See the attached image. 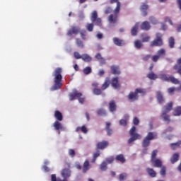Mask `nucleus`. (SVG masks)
<instances>
[{
  "label": "nucleus",
  "instance_id": "f3484780",
  "mask_svg": "<svg viewBox=\"0 0 181 181\" xmlns=\"http://www.w3.org/2000/svg\"><path fill=\"white\" fill-rule=\"evenodd\" d=\"M90 162L88 161V160H86L82 167L83 173H87V172L90 170Z\"/></svg>",
  "mask_w": 181,
  "mask_h": 181
},
{
  "label": "nucleus",
  "instance_id": "13d9d810",
  "mask_svg": "<svg viewBox=\"0 0 181 181\" xmlns=\"http://www.w3.org/2000/svg\"><path fill=\"white\" fill-rule=\"evenodd\" d=\"M74 56L76 59H82L83 57V55H81L80 53H78V52H74Z\"/></svg>",
  "mask_w": 181,
  "mask_h": 181
},
{
  "label": "nucleus",
  "instance_id": "8fccbe9b",
  "mask_svg": "<svg viewBox=\"0 0 181 181\" xmlns=\"http://www.w3.org/2000/svg\"><path fill=\"white\" fill-rule=\"evenodd\" d=\"M100 170L105 171L107 170V162L106 161H103L101 164H100Z\"/></svg>",
  "mask_w": 181,
  "mask_h": 181
},
{
  "label": "nucleus",
  "instance_id": "39448f33",
  "mask_svg": "<svg viewBox=\"0 0 181 181\" xmlns=\"http://www.w3.org/2000/svg\"><path fill=\"white\" fill-rule=\"evenodd\" d=\"M119 11H121V3L117 2L115 9L114 10V14H110L108 16V21L110 23H117L118 21V14L119 13Z\"/></svg>",
  "mask_w": 181,
  "mask_h": 181
},
{
  "label": "nucleus",
  "instance_id": "774afa93",
  "mask_svg": "<svg viewBox=\"0 0 181 181\" xmlns=\"http://www.w3.org/2000/svg\"><path fill=\"white\" fill-rule=\"evenodd\" d=\"M173 131V127H169L165 130V134H167V132H172Z\"/></svg>",
  "mask_w": 181,
  "mask_h": 181
},
{
  "label": "nucleus",
  "instance_id": "4be33fe9",
  "mask_svg": "<svg viewBox=\"0 0 181 181\" xmlns=\"http://www.w3.org/2000/svg\"><path fill=\"white\" fill-rule=\"evenodd\" d=\"M146 170L151 177H156V171L153 168H147Z\"/></svg>",
  "mask_w": 181,
  "mask_h": 181
},
{
  "label": "nucleus",
  "instance_id": "58836bf2",
  "mask_svg": "<svg viewBox=\"0 0 181 181\" xmlns=\"http://www.w3.org/2000/svg\"><path fill=\"white\" fill-rule=\"evenodd\" d=\"M157 54L159 56V57H163V56L166 55V50L162 48L157 52Z\"/></svg>",
  "mask_w": 181,
  "mask_h": 181
},
{
  "label": "nucleus",
  "instance_id": "7c9ffc66",
  "mask_svg": "<svg viewBox=\"0 0 181 181\" xmlns=\"http://www.w3.org/2000/svg\"><path fill=\"white\" fill-rule=\"evenodd\" d=\"M115 160L121 162V163H125V157H124V154H119L116 156Z\"/></svg>",
  "mask_w": 181,
  "mask_h": 181
},
{
  "label": "nucleus",
  "instance_id": "0eeeda50",
  "mask_svg": "<svg viewBox=\"0 0 181 181\" xmlns=\"http://www.w3.org/2000/svg\"><path fill=\"white\" fill-rule=\"evenodd\" d=\"M82 96H83V94L81 93H79L77 90H74L73 93L69 94V100L70 101H73V100H76V98H78L81 104H83L85 99L84 98H81Z\"/></svg>",
  "mask_w": 181,
  "mask_h": 181
},
{
  "label": "nucleus",
  "instance_id": "e433bc0d",
  "mask_svg": "<svg viewBox=\"0 0 181 181\" xmlns=\"http://www.w3.org/2000/svg\"><path fill=\"white\" fill-rule=\"evenodd\" d=\"M168 45L170 49H173V47H175V38L173 37H170L169 38Z\"/></svg>",
  "mask_w": 181,
  "mask_h": 181
},
{
  "label": "nucleus",
  "instance_id": "f704fd0d",
  "mask_svg": "<svg viewBox=\"0 0 181 181\" xmlns=\"http://www.w3.org/2000/svg\"><path fill=\"white\" fill-rule=\"evenodd\" d=\"M142 46H144V45L142 44V41L139 40H136V41H134V47L136 49H139L142 47Z\"/></svg>",
  "mask_w": 181,
  "mask_h": 181
},
{
  "label": "nucleus",
  "instance_id": "9d476101",
  "mask_svg": "<svg viewBox=\"0 0 181 181\" xmlns=\"http://www.w3.org/2000/svg\"><path fill=\"white\" fill-rule=\"evenodd\" d=\"M80 33V28L78 26H72L68 30L67 36H72V35H78Z\"/></svg>",
  "mask_w": 181,
  "mask_h": 181
},
{
  "label": "nucleus",
  "instance_id": "4c0bfd02",
  "mask_svg": "<svg viewBox=\"0 0 181 181\" xmlns=\"http://www.w3.org/2000/svg\"><path fill=\"white\" fill-rule=\"evenodd\" d=\"M147 77L150 80H156V78H158V75L155 74L153 72H151L147 75Z\"/></svg>",
  "mask_w": 181,
  "mask_h": 181
},
{
  "label": "nucleus",
  "instance_id": "0e129e2a",
  "mask_svg": "<svg viewBox=\"0 0 181 181\" xmlns=\"http://www.w3.org/2000/svg\"><path fill=\"white\" fill-rule=\"evenodd\" d=\"M107 163H112L114 162V157H110L106 159Z\"/></svg>",
  "mask_w": 181,
  "mask_h": 181
},
{
  "label": "nucleus",
  "instance_id": "052dcab7",
  "mask_svg": "<svg viewBox=\"0 0 181 181\" xmlns=\"http://www.w3.org/2000/svg\"><path fill=\"white\" fill-rule=\"evenodd\" d=\"M119 124L122 127H127V120L126 119H120L119 120Z\"/></svg>",
  "mask_w": 181,
  "mask_h": 181
},
{
  "label": "nucleus",
  "instance_id": "9b49d317",
  "mask_svg": "<svg viewBox=\"0 0 181 181\" xmlns=\"http://www.w3.org/2000/svg\"><path fill=\"white\" fill-rule=\"evenodd\" d=\"M148 9H149V6L147 5L146 3H142L140 6V11L143 15V16H148Z\"/></svg>",
  "mask_w": 181,
  "mask_h": 181
},
{
  "label": "nucleus",
  "instance_id": "393cba45",
  "mask_svg": "<svg viewBox=\"0 0 181 181\" xmlns=\"http://www.w3.org/2000/svg\"><path fill=\"white\" fill-rule=\"evenodd\" d=\"M139 26V24L136 23L134 26L132 28L131 34L132 36H136L138 35V28Z\"/></svg>",
  "mask_w": 181,
  "mask_h": 181
},
{
  "label": "nucleus",
  "instance_id": "5701e85b",
  "mask_svg": "<svg viewBox=\"0 0 181 181\" xmlns=\"http://www.w3.org/2000/svg\"><path fill=\"white\" fill-rule=\"evenodd\" d=\"M54 118H56L57 121H63V115L62 114V112H60V111L59 110H56L54 112Z\"/></svg>",
  "mask_w": 181,
  "mask_h": 181
},
{
  "label": "nucleus",
  "instance_id": "69168bd1",
  "mask_svg": "<svg viewBox=\"0 0 181 181\" xmlns=\"http://www.w3.org/2000/svg\"><path fill=\"white\" fill-rule=\"evenodd\" d=\"M165 22H169L170 25H173V22H172V20L169 17L165 18Z\"/></svg>",
  "mask_w": 181,
  "mask_h": 181
},
{
  "label": "nucleus",
  "instance_id": "79ce46f5",
  "mask_svg": "<svg viewBox=\"0 0 181 181\" xmlns=\"http://www.w3.org/2000/svg\"><path fill=\"white\" fill-rule=\"evenodd\" d=\"M100 151H98L97 152L93 153V157L91 160V163H95V162L97 160V158H98V156H100Z\"/></svg>",
  "mask_w": 181,
  "mask_h": 181
},
{
  "label": "nucleus",
  "instance_id": "603ef678",
  "mask_svg": "<svg viewBox=\"0 0 181 181\" xmlns=\"http://www.w3.org/2000/svg\"><path fill=\"white\" fill-rule=\"evenodd\" d=\"M102 93L100 88H94L93 90V94H95V95H101Z\"/></svg>",
  "mask_w": 181,
  "mask_h": 181
},
{
  "label": "nucleus",
  "instance_id": "2eb2a0df",
  "mask_svg": "<svg viewBox=\"0 0 181 181\" xmlns=\"http://www.w3.org/2000/svg\"><path fill=\"white\" fill-rule=\"evenodd\" d=\"M111 84H112V87H113V88H121V84H119L118 77L112 78Z\"/></svg>",
  "mask_w": 181,
  "mask_h": 181
},
{
  "label": "nucleus",
  "instance_id": "4468645a",
  "mask_svg": "<svg viewBox=\"0 0 181 181\" xmlns=\"http://www.w3.org/2000/svg\"><path fill=\"white\" fill-rule=\"evenodd\" d=\"M110 145V142L107 141H99L97 144V148L98 149H105L108 146Z\"/></svg>",
  "mask_w": 181,
  "mask_h": 181
},
{
  "label": "nucleus",
  "instance_id": "e2e57ef3",
  "mask_svg": "<svg viewBox=\"0 0 181 181\" xmlns=\"http://www.w3.org/2000/svg\"><path fill=\"white\" fill-rule=\"evenodd\" d=\"M149 40H151V37H149V36H146V37H143V39H142L143 42H149Z\"/></svg>",
  "mask_w": 181,
  "mask_h": 181
},
{
  "label": "nucleus",
  "instance_id": "423d86ee",
  "mask_svg": "<svg viewBox=\"0 0 181 181\" xmlns=\"http://www.w3.org/2000/svg\"><path fill=\"white\" fill-rule=\"evenodd\" d=\"M129 135L131 136V138L128 140V144H132L134 141H136V139H141L142 138V136L141 134L136 133V127L133 126L130 130H129Z\"/></svg>",
  "mask_w": 181,
  "mask_h": 181
},
{
  "label": "nucleus",
  "instance_id": "864d4df0",
  "mask_svg": "<svg viewBox=\"0 0 181 181\" xmlns=\"http://www.w3.org/2000/svg\"><path fill=\"white\" fill-rule=\"evenodd\" d=\"M159 59H160V57H159L158 54L156 55H153L151 57V60L152 62H153L154 63H156L158 62V60H159Z\"/></svg>",
  "mask_w": 181,
  "mask_h": 181
},
{
  "label": "nucleus",
  "instance_id": "20e7f679",
  "mask_svg": "<svg viewBox=\"0 0 181 181\" xmlns=\"http://www.w3.org/2000/svg\"><path fill=\"white\" fill-rule=\"evenodd\" d=\"M153 139H158V133L148 132L141 143L143 148H148L151 145V141H153Z\"/></svg>",
  "mask_w": 181,
  "mask_h": 181
},
{
  "label": "nucleus",
  "instance_id": "a19ab883",
  "mask_svg": "<svg viewBox=\"0 0 181 181\" xmlns=\"http://www.w3.org/2000/svg\"><path fill=\"white\" fill-rule=\"evenodd\" d=\"M127 177H128V174H127V173H121V174L119 175V181L126 180Z\"/></svg>",
  "mask_w": 181,
  "mask_h": 181
},
{
  "label": "nucleus",
  "instance_id": "bf43d9fd",
  "mask_svg": "<svg viewBox=\"0 0 181 181\" xmlns=\"http://www.w3.org/2000/svg\"><path fill=\"white\" fill-rule=\"evenodd\" d=\"M151 54H147V55H145L142 58V60H143V62H148V60H149V59H151Z\"/></svg>",
  "mask_w": 181,
  "mask_h": 181
},
{
  "label": "nucleus",
  "instance_id": "6e6552de",
  "mask_svg": "<svg viewBox=\"0 0 181 181\" xmlns=\"http://www.w3.org/2000/svg\"><path fill=\"white\" fill-rule=\"evenodd\" d=\"M160 78L163 81H170V83H173V84H179V83H180L179 79L175 78V76H170L168 77V76H166L165 74H160Z\"/></svg>",
  "mask_w": 181,
  "mask_h": 181
},
{
  "label": "nucleus",
  "instance_id": "72a5a7b5",
  "mask_svg": "<svg viewBox=\"0 0 181 181\" xmlns=\"http://www.w3.org/2000/svg\"><path fill=\"white\" fill-rule=\"evenodd\" d=\"M97 114L100 117H105L107 115V111L103 108H100L97 110Z\"/></svg>",
  "mask_w": 181,
  "mask_h": 181
},
{
  "label": "nucleus",
  "instance_id": "a18cd8bd",
  "mask_svg": "<svg viewBox=\"0 0 181 181\" xmlns=\"http://www.w3.org/2000/svg\"><path fill=\"white\" fill-rule=\"evenodd\" d=\"M136 91V93H137V95L138 94H143L144 95V94H146V90L145 89H142V88H136L135 90Z\"/></svg>",
  "mask_w": 181,
  "mask_h": 181
},
{
  "label": "nucleus",
  "instance_id": "de8ad7c7",
  "mask_svg": "<svg viewBox=\"0 0 181 181\" xmlns=\"http://www.w3.org/2000/svg\"><path fill=\"white\" fill-rule=\"evenodd\" d=\"M92 22H93V23H95V25L96 26H101V25H102V23H101L102 20L100 18H96L95 21H92Z\"/></svg>",
  "mask_w": 181,
  "mask_h": 181
},
{
  "label": "nucleus",
  "instance_id": "cd10ccee",
  "mask_svg": "<svg viewBox=\"0 0 181 181\" xmlns=\"http://www.w3.org/2000/svg\"><path fill=\"white\" fill-rule=\"evenodd\" d=\"M181 145V140L177 141L176 143H173L170 144V146L173 151H175V149H177Z\"/></svg>",
  "mask_w": 181,
  "mask_h": 181
},
{
  "label": "nucleus",
  "instance_id": "2f4dec72",
  "mask_svg": "<svg viewBox=\"0 0 181 181\" xmlns=\"http://www.w3.org/2000/svg\"><path fill=\"white\" fill-rule=\"evenodd\" d=\"M173 114L175 115V117H179V115H181V106L175 107L173 112Z\"/></svg>",
  "mask_w": 181,
  "mask_h": 181
},
{
  "label": "nucleus",
  "instance_id": "ddd939ff",
  "mask_svg": "<svg viewBox=\"0 0 181 181\" xmlns=\"http://www.w3.org/2000/svg\"><path fill=\"white\" fill-rule=\"evenodd\" d=\"M108 110L110 112H115V111H117V103L115 100H112L110 101Z\"/></svg>",
  "mask_w": 181,
  "mask_h": 181
},
{
  "label": "nucleus",
  "instance_id": "6e6d98bb",
  "mask_svg": "<svg viewBox=\"0 0 181 181\" xmlns=\"http://www.w3.org/2000/svg\"><path fill=\"white\" fill-rule=\"evenodd\" d=\"M156 155H158V150H153L151 153V160L156 159Z\"/></svg>",
  "mask_w": 181,
  "mask_h": 181
},
{
  "label": "nucleus",
  "instance_id": "4d7b16f0",
  "mask_svg": "<svg viewBox=\"0 0 181 181\" xmlns=\"http://www.w3.org/2000/svg\"><path fill=\"white\" fill-rule=\"evenodd\" d=\"M149 21L153 25H156L158 23V20H156V18L154 17H150Z\"/></svg>",
  "mask_w": 181,
  "mask_h": 181
},
{
  "label": "nucleus",
  "instance_id": "680f3d73",
  "mask_svg": "<svg viewBox=\"0 0 181 181\" xmlns=\"http://www.w3.org/2000/svg\"><path fill=\"white\" fill-rule=\"evenodd\" d=\"M133 124L134 125H139V119H138V117H134L133 119Z\"/></svg>",
  "mask_w": 181,
  "mask_h": 181
},
{
  "label": "nucleus",
  "instance_id": "a211bd4d",
  "mask_svg": "<svg viewBox=\"0 0 181 181\" xmlns=\"http://www.w3.org/2000/svg\"><path fill=\"white\" fill-rule=\"evenodd\" d=\"M151 163L154 166V168H160L162 166V160L159 158H156L154 160H151Z\"/></svg>",
  "mask_w": 181,
  "mask_h": 181
},
{
  "label": "nucleus",
  "instance_id": "bb28decb",
  "mask_svg": "<svg viewBox=\"0 0 181 181\" xmlns=\"http://www.w3.org/2000/svg\"><path fill=\"white\" fill-rule=\"evenodd\" d=\"M177 160H179V153H175L170 158V162L173 165L174 163H176Z\"/></svg>",
  "mask_w": 181,
  "mask_h": 181
},
{
  "label": "nucleus",
  "instance_id": "aec40b11",
  "mask_svg": "<svg viewBox=\"0 0 181 181\" xmlns=\"http://www.w3.org/2000/svg\"><path fill=\"white\" fill-rule=\"evenodd\" d=\"M53 127L56 131H60L63 129V124L59 122V120H57L53 123Z\"/></svg>",
  "mask_w": 181,
  "mask_h": 181
},
{
  "label": "nucleus",
  "instance_id": "b1692460",
  "mask_svg": "<svg viewBox=\"0 0 181 181\" xmlns=\"http://www.w3.org/2000/svg\"><path fill=\"white\" fill-rule=\"evenodd\" d=\"M80 131L83 133V134H87V132H88V129H87V127H86V125H83L82 127H78L76 129V132H80Z\"/></svg>",
  "mask_w": 181,
  "mask_h": 181
},
{
  "label": "nucleus",
  "instance_id": "7ed1b4c3",
  "mask_svg": "<svg viewBox=\"0 0 181 181\" xmlns=\"http://www.w3.org/2000/svg\"><path fill=\"white\" fill-rule=\"evenodd\" d=\"M172 108H173V103L170 102L168 104L164 106V110L161 114V118L163 119V121H165L167 124L170 122V116L168 114L172 111Z\"/></svg>",
  "mask_w": 181,
  "mask_h": 181
},
{
  "label": "nucleus",
  "instance_id": "c03bdc74",
  "mask_svg": "<svg viewBox=\"0 0 181 181\" xmlns=\"http://www.w3.org/2000/svg\"><path fill=\"white\" fill-rule=\"evenodd\" d=\"M86 29L88 32H93V30H94V24L93 23L86 24Z\"/></svg>",
  "mask_w": 181,
  "mask_h": 181
},
{
  "label": "nucleus",
  "instance_id": "6ab92c4d",
  "mask_svg": "<svg viewBox=\"0 0 181 181\" xmlns=\"http://www.w3.org/2000/svg\"><path fill=\"white\" fill-rule=\"evenodd\" d=\"M113 43L116 46H124L125 45V41H124V40H121L118 37H114L113 38Z\"/></svg>",
  "mask_w": 181,
  "mask_h": 181
},
{
  "label": "nucleus",
  "instance_id": "c9c22d12",
  "mask_svg": "<svg viewBox=\"0 0 181 181\" xmlns=\"http://www.w3.org/2000/svg\"><path fill=\"white\" fill-rule=\"evenodd\" d=\"M96 19H98V13L97 11H94L91 14L90 21L91 22H95Z\"/></svg>",
  "mask_w": 181,
  "mask_h": 181
},
{
  "label": "nucleus",
  "instance_id": "c85d7f7f",
  "mask_svg": "<svg viewBox=\"0 0 181 181\" xmlns=\"http://www.w3.org/2000/svg\"><path fill=\"white\" fill-rule=\"evenodd\" d=\"M110 78H106L104 83L102 85L101 89L103 90H107V88L110 87Z\"/></svg>",
  "mask_w": 181,
  "mask_h": 181
},
{
  "label": "nucleus",
  "instance_id": "dca6fc26",
  "mask_svg": "<svg viewBox=\"0 0 181 181\" xmlns=\"http://www.w3.org/2000/svg\"><path fill=\"white\" fill-rule=\"evenodd\" d=\"M129 101H136L139 98L138 94L134 90V92H131L127 96Z\"/></svg>",
  "mask_w": 181,
  "mask_h": 181
},
{
  "label": "nucleus",
  "instance_id": "338daca9",
  "mask_svg": "<svg viewBox=\"0 0 181 181\" xmlns=\"http://www.w3.org/2000/svg\"><path fill=\"white\" fill-rule=\"evenodd\" d=\"M175 90H176V88H170L168 89L169 94H173L175 92Z\"/></svg>",
  "mask_w": 181,
  "mask_h": 181
},
{
  "label": "nucleus",
  "instance_id": "f257e3e1",
  "mask_svg": "<svg viewBox=\"0 0 181 181\" xmlns=\"http://www.w3.org/2000/svg\"><path fill=\"white\" fill-rule=\"evenodd\" d=\"M62 73H63V69L60 67L55 69L53 71L52 76L54 77V84L51 88V91H56V90L62 88V86H63V76H62Z\"/></svg>",
  "mask_w": 181,
  "mask_h": 181
},
{
  "label": "nucleus",
  "instance_id": "5fc2aeb1",
  "mask_svg": "<svg viewBox=\"0 0 181 181\" xmlns=\"http://www.w3.org/2000/svg\"><path fill=\"white\" fill-rule=\"evenodd\" d=\"M112 12V8H111L110 6H107L105 9L104 13H105V15H108V13H111Z\"/></svg>",
  "mask_w": 181,
  "mask_h": 181
},
{
  "label": "nucleus",
  "instance_id": "37998d69",
  "mask_svg": "<svg viewBox=\"0 0 181 181\" xmlns=\"http://www.w3.org/2000/svg\"><path fill=\"white\" fill-rule=\"evenodd\" d=\"M160 170V175L165 177L166 176V166H161Z\"/></svg>",
  "mask_w": 181,
  "mask_h": 181
},
{
  "label": "nucleus",
  "instance_id": "a878e982",
  "mask_svg": "<svg viewBox=\"0 0 181 181\" xmlns=\"http://www.w3.org/2000/svg\"><path fill=\"white\" fill-rule=\"evenodd\" d=\"M110 127H111V123H110L109 122H107L105 129L109 136H111V135H112V129H110Z\"/></svg>",
  "mask_w": 181,
  "mask_h": 181
},
{
  "label": "nucleus",
  "instance_id": "ea45409f",
  "mask_svg": "<svg viewBox=\"0 0 181 181\" xmlns=\"http://www.w3.org/2000/svg\"><path fill=\"white\" fill-rule=\"evenodd\" d=\"M76 44L77 45L78 47H81V49L84 47V43L79 38L76 39Z\"/></svg>",
  "mask_w": 181,
  "mask_h": 181
},
{
  "label": "nucleus",
  "instance_id": "c756f323",
  "mask_svg": "<svg viewBox=\"0 0 181 181\" xmlns=\"http://www.w3.org/2000/svg\"><path fill=\"white\" fill-rule=\"evenodd\" d=\"M81 59H82V60H83V62H86V63H90V62H91V60H93L91 57H90V55H88L87 54H82Z\"/></svg>",
  "mask_w": 181,
  "mask_h": 181
},
{
  "label": "nucleus",
  "instance_id": "f03ea898",
  "mask_svg": "<svg viewBox=\"0 0 181 181\" xmlns=\"http://www.w3.org/2000/svg\"><path fill=\"white\" fill-rule=\"evenodd\" d=\"M61 176L63 180L60 177H57L56 174H52L51 175V181H69L67 179L71 176V170L70 168H64L61 170Z\"/></svg>",
  "mask_w": 181,
  "mask_h": 181
},
{
  "label": "nucleus",
  "instance_id": "412c9836",
  "mask_svg": "<svg viewBox=\"0 0 181 181\" xmlns=\"http://www.w3.org/2000/svg\"><path fill=\"white\" fill-rule=\"evenodd\" d=\"M141 29L142 30H149L151 29V24L148 21H144L141 25Z\"/></svg>",
  "mask_w": 181,
  "mask_h": 181
},
{
  "label": "nucleus",
  "instance_id": "3c124183",
  "mask_svg": "<svg viewBox=\"0 0 181 181\" xmlns=\"http://www.w3.org/2000/svg\"><path fill=\"white\" fill-rule=\"evenodd\" d=\"M92 69L91 67L90 66H87L83 69V73L84 74L87 75V74H90V73H91Z\"/></svg>",
  "mask_w": 181,
  "mask_h": 181
},
{
  "label": "nucleus",
  "instance_id": "473e14b6",
  "mask_svg": "<svg viewBox=\"0 0 181 181\" xmlns=\"http://www.w3.org/2000/svg\"><path fill=\"white\" fill-rule=\"evenodd\" d=\"M157 100L160 104H162L163 103V95H162V93L160 91H158L156 94Z\"/></svg>",
  "mask_w": 181,
  "mask_h": 181
},
{
  "label": "nucleus",
  "instance_id": "09e8293b",
  "mask_svg": "<svg viewBox=\"0 0 181 181\" xmlns=\"http://www.w3.org/2000/svg\"><path fill=\"white\" fill-rule=\"evenodd\" d=\"M68 153L71 158H74L76 156V151L74 149L70 148L68 151Z\"/></svg>",
  "mask_w": 181,
  "mask_h": 181
},
{
  "label": "nucleus",
  "instance_id": "f8f14e48",
  "mask_svg": "<svg viewBox=\"0 0 181 181\" xmlns=\"http://www.w3.org/2000/svg\"><path fill=\"white\" fill-rule=\"evenodd\" d=\"M110 70L115 76H119V74H121V69L118 65H112L110 66Z\"/></svg>",
  "mask_w": 181,
  "mask_h": 181
},
{
  "label": "nucleus",
  "instance_id": "1a4fd4ad",
  "mask_svg": "<svg viewBox=\"0 0 181 181\" xmlns=\"http://www.w3.org/2000/svg\"><path fill=\"white\" fill-rule=\"evenodd\" d=\"M163 45V41L162 40V34L157 33L156 39L150 43V46L151 47H153V46H162Z\"/></svg>",
  "mask_w": 181,
  "mask_h": 181
},
{
  "label": "nucleus",
  "instance_id": "49530a36",
  "mask_svg": "<svg viewBox=\"0 0 181 181\" xmlns=\"http://www.w3.org/2000/svg\"><path fill=\"white\" fill-rule=\"evenodd\" d=\"M79 33L83 40H86V36H87V32L85 30H82L81 32H79Z\"/></svg>",
  "mask_w": 181,
  "mask_h": 181
}]
</instances>
